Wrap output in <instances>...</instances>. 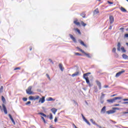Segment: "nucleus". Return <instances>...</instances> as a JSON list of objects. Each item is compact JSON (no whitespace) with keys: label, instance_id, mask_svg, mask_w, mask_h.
<instances>
[{"label":"nucleus","instance_id":"nucleus-1","mask_svg":"<svg viewBox=\"0 0 128 128\" xmlns=\"http://www.w3.org/2000/svg\"><path fill=\"white\" fill-rule=\"evenodd\" d=\"M122 98L120 97H115L113 99H110V100H107L109 104H112L113 102H114L116 100H121Z\"/></svg>","mask_w":128,"mask_h":128},{"label":"nucleus","instance_id":"nucleus-2","mask_svg":"<svg viewBox=\"0 0 128 128\" xmlns=\"http://www.w3.org/2000/svg\"><path fill=\"white\" fill-rule=\"evenodd\" d=\"M32 87L30 86L27 90H26V92L28 94H32Z\"/></svg>","mask_w":128,"mask_h":128},{"label":"nucleus","instance_id":"nucleus-3","mask_svg":"<svg viewBox=\"0 0 128 128\" xmlns=\"http://www.w3.org/2000/svg\"><path fill=\"white\" fill-rule=\"evenodd\" d=\"M2 106L3 108V110L5 114H8V110H6V106H4V104H2Z\"/></svg>","mask_w":128,"mask_h":128},{"label":"nucleus","instance_id":"nucleus-4","mask_svg":"<svg viewBox=\"0 0 128 128\" xmlns=\"http://www.w3.org/2000/svg\"><path fill=\"white\" fill-rule=\"evenodd\" d=\"M110 24H113L114 22V16H110L109 18Z\"/></svg>","mask_w":128,"mask_h":128},{"label":"nucleus","instance_id":"nucleus-5","mask_svg":"<svg viewBox=\"0 0 128 128\" xmlns=\"http://www.w3.org/2000/svg\"><path fill=\"white\" fill-rule=\"evenodd\" d=\"M84 78L86 80L87 84L89 85V86H90V80H88V77H84Z\"/></svg>","mask_w":128,"mask_h":128},{"label":"nucleus","instance_id":"nucleus-6","mask_svg":"<svg viewBox=\"0 0 128 128\" xmlns=\"http://www.w3.org/2000/svg\"><path fill=\"white\" fill-rule=\"evenodd\" d=\"M96 84H97V86H98V88H99V90H102V84H100V81L96 80Z\"/></svg>","mask_w":128,"mask_h":128},{"label":"nucleus","instance_id":"nucleus-7","mask_svg":"<svg viewBox=\"0 0 128 128\" xmlns=\"http://www.w3.org/2000/svg\"><path fill=\"white\" fill-rule=\"evenodd\" d=\"M44 98H45L44 96H42V98H40L38 101V102H41V104H44V102L46 101Z\"/></svg>","mask_w":128,"mask_h":128},{"label":"nucleus","instance_id":"nucleus-8","mask_svg":"<svg viewBox=\"0 0 128 128\" xmlns=\"http://www.w3.org/2000/svg\"><path fill=\"white\" fill-rule=\"evenodd\" d=\"M124 70H122V71H120V72H118V73H116V77L118 78V76H120V74H124Z\"/></svg>","mask_w":128,"mask_h":128},{"label":"nucleus","instance_id":"nucleus-9","mask_svg":"<svg viewBox=\"0 0 128 128\" xmlns=\"http://www.w3.org/2000/svg\"><path fill=\"white\" fill-rule=\"evenodd\" d=\"M69 36H70L71 40H73V42H76V38L74 37V36L72 34H69Z\"/></svg>","mask_w":128,"mask_h":128},{"label":"nucleus","instance_id":"nucleus-10","mask_svg":"<svg viewBox=\"0 0 128 128\" xmlns=\"http://www.w3.org/2000/svg\"><path fill=\"white\" fill-rule=\"evenodd\" d=\"M116 112V111L114 110H110L106 112V114H114Z\"/></svg>","mask_w":128,"mask_h":128},{"label":"nucleus","instance_id":"nucleus-11","mask_svg":"<svg viewBox=\"0 0 128 128\" xmlns=\"http://www.w3.org/2000/svg\"><path fill=\"white\" fill-rule=\"evenodd\" d=\"M106 106H104L101 110L100 113L101 114H106Z\"/></svg>","mask_w":128,"mask_h":128},{"label":"nucleus","instance_id":"nucleus-12","mask_svg":"<svg viewBox=\"0 0 128 128\" xmlns=\"http://www.w3.org/2000/svg\"><path fill=\"white\" fill-rule=\"evenodd\" d=\"M78 74H80V72H76L75 73L73 74L72 75V78H74V76H78Z\"/></svg>","mask_w":128,"mask_h":128},{"label":"nucleus","instance_id":"nucleus-13","mask_svg":"<svg viewBox=\"0 0 128 128\" xmlns=\"http://www.w3.org/2000/svg\"><path fill=\"white\" fill-rule=\"evenodd\" d=\"M78 42L80 44H82V46H85V48H86V44H84V42L82 40H79Z\"/></svg>","mask_w":128,"mask_h":128},{"label":"nucleus","instance_id":"nucleus-14","mask_svg":"<svg viewBox=\"0 0 128 128\" xmlns=\"http://www.w3.org/2000/svg\"><path fill=\"white\" fill-rule=\"evenodd\" d=\"M59 68L60 70L62 72H64V68L62 67V64H59Z\"/></svg>","mask_w":128,"mask_h":128},{"label":"nucleus","instance_id":"nucleus-15","mask_svg":"<svg viewBox=\"0 0 128 128\" xmlns=\"http://www.w3.org/2000/svg\"><path fill=\"white\" fill-rule=\"evenodd\" d=\"M58 110L56 109V108H52L51 109V112L54 114H56V111Z\"/></svg>","mask_w":128,"mask_h":128},{"label":"nucleus","instance_id":"nucleus-16","mask_svg":"<svg viewBox=\"0 0 128 128\" xmlns=\"http://www.w3.org/2000/svg\"><path fill=\"white\" fill-rule=\"evenodd\" d=\"M120 10L121 12H126V8H124V7H121L120 8Z\"/></svg>","mask_w":128,"mask_h":128},{"label":"nucleus","instance_id":"nucleus-17","mask_svg":"<svg viewBox=\"0 0 128 128\" xmlns=\"http://www.w3.org/2000/svg\"><path fill=\"white\" fill-rule=\"evenodd\" d=\"M99 12H100V11H98V8L96 9L94 12V14H98Z\"/></svg>","mask_w":128,"mask_h":128},{"label":"nucleus","instance_id":"nucleus-18","mask_svg":"<svg viewBox=\"0 0 128 128\" xmlns=\"http://www.w3.org/2000/svg\"><path fill=\"white\" fill-rule=\"evenodd\" d=\"M74 30H75V32H78V34H82V33L80 32V30H78V28H74Z\"/></svg>","mask_w":128,"mask_h":128},{"label":"nucleus","instance_id":"nucleus-19","mask_svg":"<svg viewBox=\"0 0 128 128\" xmlns=\"http://www.w3.org/2000/svg\"><path fill=\"white\" fill-rule=\"evenodd\" d=\"M122 56V58H124V60H128V56L126 54H123Z\"/></svg>","mask_w":128,"mask_h":128},{"label":"nucleus","instance_id":"nucleus-20","mask_svg":"<svg viewBox=\"0 0 128 128\" xmlns=\"http://www.w3.org/2000/svg\"><path fill=\"white\" fill-rule=\"evenodd\" d=\"M48 102H52V101H54L56 100L55 99L52 98V97H50L48 98V99L47 100Z\"/></svg>","mask_w":128,"mask_h":128},{"label":"nucleus","instance_id":"nucleus-21","mask_svg":"<svg viewBox=\"0 0 128 128\" xmlns=\"http://www.w3.org/2000/svg\"><path fill=\"white\" fill-rule=\"evenodd\" d=\"M82 54H84L85 56H87V58H90L92 56H90V54L86 53V52H82Z\"/></svg>","mask_w":128,"mask_h":128},{"label":"nucleus","instance_id":"nucleus-22","mask_svg":"<svg viewBox=\"0 0 128 128\" xmlns=\"http://www.w3.org/2000/svg\"><path fill=\"white\" fill-rule=\"evenodd\" d=\"M98 92V86H94V92Z\"/></svg>","mask_w":128,"mask_h":128},{"label":"nucleus","instance_id":"nucleus-23","mask_svg":"<svg viewBox=\"0 0 128 128\" xmlns=\"http://www.w3.org/2000/svg\"><path fill=\"white\" fill-rule=\"evenodd\" d=\"M91 73L90 72H88L86 74H84L83 75V78H86V76H88V74H90Z\"/></svg>","mask_w":128,"mask_h":128},{"label":"nucleus","instance_id":"nucleus-24","mask_svg":"<svg viewBox=\"0 0 128 128\" xmlns=\"http://www.w3.org/2000/svg\"><path fill=\"white\" fill-rule=\"evenodd\" d=\"M40 98V96H34V100H38Z\"/></svg>","mask_w":128,"mask_h":128},{"label":"nucleus","instance_id":"nucleus-25","mask_svg":"<svg viewBox=\"0 0 128 128\" xmlns=\"http://www.w3.org/2000/svg\"><path fill=\"white\" fill-rule=\"evenodd\" d=\"M74 24H76V26H80V22H78V20H74Z\"/></svg>","mask_w":128,"mask_h":128},{"label":"nucleus","instance_id":"nucleus-26","mask_svg":"<svg viewBox=\"0 0 128 128\" xmlns=\"http://www.w3.org/2000/svg\"><path fill=\"white\" fill-rule=\"evenodd\" d=\"M38 114H40V116H44V118H46V115L44 114L42 112H38Z\"/></svg>","mask_w":128,"mask_h":128},{"label":"nucleus","instance_id":"nucleus-27","mask_svg":"<svg viewBox=\"0 0 128 128\" xmlns=\"http://www.w3.org/2000/svg\"><path fill=\"white\" fill-rule=\"evenodd\" d=\"M81 16H82L84 18H86V13L84 12H82L80 14Z\"/></svg>","mask_w":128,"mask_h":128},{"label":"nucleus","instance_id":"nucleus-28","mask_svg":"<svg viewBox=\"0 0 128 128\" xmlns=\"http://www.w3.org/2000/svg\"><path fill=\"white\" fill-rule=\"evenodd\" d=\"M101 94H102V96H100V100H103V98H104L105 94H104V93H102V92L101 93Z\"/></svg>","mask_w":128,"mask_h":128},{"label":"nucleus","instance_id":"nucleus-29","mask_svg":"<svg viewBox=\"0 0 128 128\" xmlns=\"http://www.w3.org/2000/svg\"><path fill=\"white\" fill-rule=\"evenodd\" d=\"M84 121L86 122V123L87 124H88V126H90V122L86 120V119L85 120H84Z\"/></svg>","mask_w":128,"mask_h":128},{"label":"nucleus","instance_id":"nucleus-30","mask_svg":"<svg viewBox=\"0 0 128 128\" xmlns=\"http://www.w3.org/2000/svg\"><path fill=\"white\" fill-rule=\"evenodd\" d=\"M90 122H92V124H96V122L94 120L90 119Z\"/></svg>","mask_w":128,"mask_h":128},{"label":"nucleus","instance_id":"nucleus-31","mask_svg":"<svg viewBox=\"0 0 128 128\" xmlns=\"http://www.w3.org/2000/svg\"><path fill=\"white\" fill-rule=\"evenodd\" d=\"M77 50H78L81 52H84V51L80 49L79 47L76 48Z\"/></svg>","mask_w":128,"mask_h":128},{"label":"nucleus","instance_id":"nucleus-32","mask_svg":"<svg viewBox=\"0 0 128 128\" xmlns=\"http://www.w3.org/2000/svg\"><path fill=\"white\" fill-rule=\"evenodd\" d=\"M121 50L122 52H126V50H124V48L122 47L121 48Z\"/></svg>","mask_w":128,"mask_h":128},{"label":"nucleus","instance_id":"nucleus-33","mask_svg":"<svg viewBox=\"0 0 128 128\" xmlns=\"http://www.w3.org/2000/svg\"><path fill=\"white\" fill-rule=\"evenodd\" d=\"M29 100H34V96H29Z\"/></svg>","mask_w":128,"mask_h":128},{"label":"nucleus","instance_id":"nucleus-34","mask_svg":"<svg viewBox=\"0 0 128 128\" xmlns=\"http://www.w3.org/2000/svg\"><path fill=\"white\" fill-rule=\"evenodd\" d=\"M2 90H4V86H1L0 88V92H2Z\"/></svg>","mask_w":128,"mask_h":128},{"label":"nucleus","instance_id":"nucleus-35","mask_svg":"<svg viewBox=\"0 0 128 128\" xmlns=\"http://www.w3.org/2000/svg\"><path fill=\"white\" fill-rule=\"evenodd\" d=\"M32 104V102L30 101L28 102H27L26 103V106H28V104Z\"/></svg>","mask_w":128,"mask_h":128},{"label":"nucleus","instance_id":"nucleus-36","mask_svg":"<svg viewBox=\"0 0 128 128\" xmlns=\"http://www.w3.org/2000/svg\"><path fill=\"white\" fill-rule=\"evenodd\" d=\"M81 24L83 26H86V24H84L83 22H81Z\"/></svg>","mask_w":128,"mask_h":128},{"label":"nucleus","instance_id":"nucleus-37","mask_svg":"<svg viewBox=\"0 0 128 128\" xmlns=\"http://www.w3.org/2000/svg\"><path fill=\"white\" fill-rule=\"evenodd\" d=\"M2 100L3 102H6V98H4V96H2Z\"/></svg>","mask_w":128,"mask_h":128},{"label":"nucleus","instance_id":"nucleus-38","mask_svg":"<svg viewBox=\"0 0 128 128\" xmlns=\"http://www.w3.org/2000/svg\"><path fill=\"white\" fill-rule=\"evenodd\" d=\"M22 100L24 102H26V100H28V98H23Z\"/></svg>","mask_w":128,"mask_h":128},{"label":"nucleus","instance_id":"nucleus-39","mask_svg":"<svg viewBox=\"0 0 128 128\" xmlns=\"http://www.w3.org/2000/svg\"><path fill=\"white\" fill-rule=\"evenodd\" d=\"M42 120L43 122L46 124V120H44V118L43 116H41Z\"/></svg>","mask_w":128,"mask_h":128},{"label":"nucleus","instance_id":"nucleus-40","mask_svg":"<svg viewBox=\"0 0 128 128\" xmlns=\"http://www.w3.org/2000/svg\"><path fill=\"white\" fill-rule=\"evenodd\" d=\"M11 120L14 124H16V122H14V118L12 119Z\"/></svg>","mask_w":128,"mask_h":128},{"label":"nucleus","instance_id":"nucleus-41","mask_svg":"<svg viewBox=\"0 0 128 128\" xmlns=\"http://www.w3.org/2000/svg\"><path fill=\"white\" fill-rule=\"evenodd\" d=\"M8 116H9V118H10V120H12V115L10 114H8Z\"/></svg>","mask_w":128,"mask_h":128},{"label":"nucleus","instance_id":"nucleus-42","mask_svg":"<svg viewBox=\"0 0 128 128\" xmlns=\"http://www.w3.org/2000/svg\"><path fill=\"white\" fill-rule=\"evenodd\" d=\"M82 118L84 120H86V118L84 116V114H82Z\"/></svg>","mask_w":128,"mask_h":128},{"label":"nucleus","instance_id":"nucleus-43","mask_svg":"<svg viewBox=\"0 0 128 128\" xmlns=\"http://www.w3.org/2000/svg\"><path fill=\"white\" fill-rule=\"evenodd\" d=\"M116 48H113L112 52H116Z\"/></svg>","mask_w":128,"mask_h":128},{"label":"nucleus","instance_id":"nucleus-44","mask_svg":"<svg viewBox=\"0 0 128 128\" xmlns=\"http://www.w3.org/2000/svg\"><path fill=\"white\" fill-rule=\"evenodd\" d=\"M118 47H120V42H118L117 45Z\"/></svg>","mask_w":128,"mask_h":128},{"label":"nucleus","instance_id":"nucleus-45","mask_svg":"<svg viewBox=\"0 0 128 128\" xmlns=\"http://www.w3.org/2000/svg\"><path fill=\"white\" fill-rule=\"evenodd\" d=\"M54 122H58V118H56V117L55 118Z\"/></svg>","mask_w":128,"mask_h":128},{"label":"nucleus","instance_id":"nucleus-46","mask_svg":"<svg viewBox=\"0 0 128 128\" xmlns=\"http://www.w3.org/2000/svg\"><path fill=\"white\" fill-rule=\"evenodd\" d=\"M74 54L76 56H80V53L78 52H75Z\"/></svg>","mask_w":128,"mask_h":128},{"label":"nucleus","instance_id":"nucleus-47","mask_svg":"<svg viewBox=\"0 0 128 128\" xmlns=\"http://www.w3.org/2000/svg\"><path fill=\"white\" fill-rule=\"evenodd\" d=\"M48 61L54 64V62H52V59H50V58L48 59Z\"/></svg>","mask_w":128,"mask_h":128},{"label":"nucleus","instance_id":"nucleus-48","mask_svg":"<svg viewBox=\"0 0 128 128\" xmlns=\"http://www.w3.org/2000/svg\"><path fill=\"white\" fill-rule=\"evenodd\" d=\"M20 70V68H16L14 69V70Z\"/></svg>","mask_w":128,"mask_h":128},{"label":"nucleus","instance_id":"nucleus-49","mask_svg":"<svg viewBox=\"0 0 128 128\" xmlns=\"http://www.w3.org/2000/svg\"><path fill=\"white\" fill-rule=\"evenodd\" d=\"M50 120H52V114H50Z\"/></svg>","mask_w":128,"mask_h":128},{"label":"nucleus","instance_id":"nucleus-50","mask_svg":"<svg viewBox=\"0 0 128 128\" xmlns=\"http://www.w3.org/2000/svg\"><path fill=\"white\" fill-rule=\"evenodd\" d=\"M124 38H128V34H124Z\"/></svg>","mask_w":128,"mask_h":128},{"label":"nucleus","instance_id":"nucleus-51","mask_svg":"<svg viewBox=\"0 0 128 128\" xmlns=\"http://www.w3.org/2000/svg\"><path fill=\"white\" fill-rule=\"evenodd\" d=\"M122 104H128V102H123Z\"/></svg>","mask_w":128,"mask_h":128},{"label":"nucleus","instance_id":"nucleus-52","mask_svg":"<svg viewBox=\"0 0 128 128\" xmlns=\"http://www.w3.org/2000/svg\"><path fill=\"white\" fill-rule=\"evenodd\" d=\"M117 50L118 52L120 51V47H118Z\"/></svg>","mask_w":128,"mask_h":128},{"label":"nucleus","instance_id":"nucleus-53","mask_svg":"<svg viewBox=\"0 0 128 128\" xmlns=\"http://www.w3.org/2000/svg\"><path fill=\"white\" fill-rule=\"evenodd\" d=\"M123 100H124V102H128V99L124 98V99H123Z\"/></svg>","mask_w":128,"mask_h":128},{"label":"nucleus","instance_id":"nucleus-54","mask_svg":"<svg viewBox=\"0 0 128 128\" xmlns=\"http://www.w3.org/2000/svg\"><path fill=\"white\" fill-rule=\"evenodd\" d=\"M72 126H74V128H76L78 127H76V124H72Z\"/></svg>","mask_w":128,"mask_h":128},{"label":"nucleus","instance_id":"nucleus-55","mask_svg":"<svg viewBox=\"0 0 128 128\" xmlns=\"http://www.w3.org/2000/svg\"><path fill=\"white\" fill-rule=\"evenodd\" d=\"M108 4H114L112 2H110V1L108 2Z\"/></svg>","mask_w":128,"mask_h":128},{"label":"nucleus","instance_id":"nucleus-56","mask_svg":"<svg viewBox=\"0 0 128 128\" xmlns=\"http://www.w3.org/2000/svg\"><path fill=\"white\" fill-rule=\"evenodd\" d=\"M104 100L102 99H100V102L101 104H104Z\"/></svg>","mask_w":128,"mask_h":128},{"label":"nucleus","instance_id":"nucleus-57","mask_svg":"<svg viewBox=\"0 0 128 128\" xmlns=\"http://www.w3.org/2000/svg\"><path fill=\"white\" fill-rule=\"evenodd\" d=\"M46 76L47 78H48L49 80H50V76H49L48 74H46Z\"/></svg>","mask_w":128,"mask_h":128},{"label":"nucleus","instance_id":"nucleus-58","mask_svg":"<svg viewBox=\"0 0 128 128\" xmlns=\"http://www.w3.org/2000/svg\"><path fill=\"white\" fill-rule=\"evenodd\" d=\"M113 110H120L119 108H113Z\"/></svg>","mask_w":128,"mask_h":128},{"label":"nucleus","instance_id":"nucleus-59","mask_svg":"<svg viewBox=\"0 0 128 128\" xmlns=\"http://www.w3.org/2000/svg\"><path fill=\"white\" fill-rule=\"evenodd\" d=\"M104 88H108V85H105V86H104Z\"/></svg>","mask_w":128,"mask_h":128},{"label":"nucleus","instance_id":"nucleus-60","mask_svg":"<svg viewBox=\"0 0 128 128\" xmlns=\"http://www.w3.org/2000/svg\"><path fill=\"white\" fill-rule=\"evenodd\" d=\"M120 106V104H116L114 105V106Z\"/></svg>","mask_w":128,"mask_h":128},{"label":"nucleus","instance_id":"nucleus-61","mask_svg":"<svg viewBox=\"0 0 128 128\" xmlns=\"http://www.w3.org/2000/svg\"><path fill=\"white\" fill-rule=\"evenodd\" d=\"M116 96V94H113V95H112V96H111V97H114V96Z\"/></svg>","mask_w":128,"mask_h":128},{"label":"nucleus","instance_id":"nucleus-62","mask_svg":"<svg viewBox=\"0 0 128 128\" xmlns=\"http://www.w3.org/2000/svg\"><path fill=\"white\" fill-rule=\"evenodd\" d=\"M111 122H114V124H116V122H114V120H111Z\"/></svg>","mask_w":128,"mask_h":128},{"label":"nucleus","instance_id":"nucleus-63","mask_svg":"<svg viewBox=\"0 0 128 128\" xmlns=\"http://www.w3.org/2000/svg\"><path fill=\"white\" fill-rule=\"evenodd\" d=\"M112 26H110L109 28V30H112Z\"/></svg>","mask_w":128,"mask_h":128},{"label":"nucleus","instance_id":"nucleus-64","mask_svg":"<svg viewBox=\"0 0 128 128\" xmlns=\"http://www.w3.org/2000/svg\"><path fill=\"white\" fill-rule=\"evenodd\" d=\"M124 114H128V112H124Z\"/></svg>","mask_w":128,"mask_h":128}]
</instances>
